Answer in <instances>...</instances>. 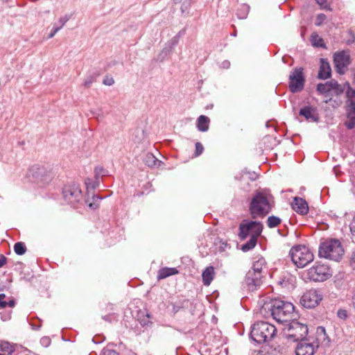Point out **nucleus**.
Masks as SVG:
<instances>
[{
	"label": "nucleus",
	"instance_id": "1",
	"mask_svg": "<svg viewBox=\"0 0 355 355\" xmlns=\"http://www.w3.org/2000/svg\"><path fill=\"white\" fill-rule=\"evenodd\" d=\"M294 310L295 306L291 302L279 299H271L263 303L261 313L264 315L270 314L277 322L286 324L295 316Z\"/></svg>",
	"mask_w": 355,
	"mask_h": 355
},
{
	"label": "nucleus",
	"instance_id": "2",
	"mask_svg": "<svg viewBox=\"0 0 355 355\" xmlns=\"http://www.w3.org/2000/svg\"><path fill=\"white\" fill-rule=\"evenodd\" d=\"M273 197L268 189L257 191L249 204V211L254 219L263 218L268 214L272 208Z\"/></svg>",
	"mask_w": 355,
	"mask_h": 355
},
{
	"label": "nucleus",
	"instance_id": "3",
	"mask_svg": "<svg viewBox=\"0 0 355 355\" xmlns=\"http://www.w3.org/2000/svg\"><path fill=\"white\" fill-rule=\"evenodd\" d=\"M276 327L267 322L259 321L254 323L250 331L251 339L257 343H268L276 336Z\"/></svg>",
	"mask_w": 355,
	"mask_h": 355
},
{
	"label": "nucleus",
	"instance_id": "4",
	"mask_svg": "<svg viewBox=\"0 0 355 355\" xmlns=\"http://www.w3.org/2000/svg\"><path fill=\"white\" fill-rule=\"evenodd\" d=\"M308 332L307 325L297 321L294 317L286 323L283 336L287 340L295 343L304 340Z\"/></svg>",
	"mask_w": 355,
	"mask_h": 355
},
{
	"label": "nucleus",
	"instance_id": "5",
	"mask_svg": "<svg viewBox=\"0 0 355 355\" xmlns=\"http://www.w3.org/2000/svg\"><path fill=\"white\" fill-rule=\"evenodd\" d=\"M352 58L349 50H342L334 53V73L340 80H345L349 71Z\"/></svg>",
	"mask_w": 355,
	"mask_h": 355
},
{
	"label": "nucleus",
	"instance_id": "6",
	"mask_svg": "<svg viewBox=\"0 0 355 355\" xmlns=\"http://www.w3.org/2000/svg\"><path fill=\"white\" fill-rule=\"evenodd\" d=\"M293 263L298 268H304L313 261L314 256L310 249L306 245H296L289 252Z\"/></svg>",
	"mask_w": 355,
	"mask_h": 355
},
{
	"label": "nucleus",
	"instance_id": "7",
	"mask_svg": "<svg viewBox=\"0 0 355 355\" xmlns=\"http://www.w3.org/2000/svg\"><path fill=\"white\" fill-rule=\"evenodd\" d=\"M303 275L305 280L324 282L331 277V270L329 265L322 262H316Z\"/></svg>",
	"mask_w": 355,
	"mask_h": 355
},
{
	"label": "nucleus",
	"instance_id": "8",
	"mask_svg": "<svg viewBox=\"0 0 355 355\" xmlns=\"http://www.w3.org/2000/svg\"><path fill=\"white\" fill-rule=\"evenodd\" d=\"M263 230V225L259 221H247L239 225V236L241 240H245L248 236H259Z\"/></svg>",
	"mask_w": 355,
	"mask_h": 355
},
{
	"label": "nucleus",
	"instance_id": "9",
	"mask_svg": "<svg viewBox=\"0 0 355 355\" xmlns=\"http://www.w3.org/2000/svg\"><path fill=\"white\" fill-rule=\"evenodd\" d=\"M305 78L302 68H295L289 75L288 87L295 94L300 92L304 87Z\"/></svg>",
	"mask_w": 355,
	"mask_h": 355
},
{
	"label": "nucleus",
	"instance_id": "10",
	"mask_svg": "<svg viewBox=\"0 0 355 355\" xmlns=\"http://www.w3.org/2000/svg\"><path fill=\"white\" fill-rule=\"evenodd\" d=\"M62 196L64 200L72 205L78 202L83 197L82 191L76 183L65 185L62 189Z\"/></svg>",
	"mask_w": 355,
	"mask_h": 355
},
{
	"label": "nucleus",
	"instance_id": "11",
	"mask_svg": "<svg viewBox=\"0 0 355 355\" xmlns=\"http://www.w3.org/2000/svg\"><path fill=\"white\" fill-rule=\"evenodd\" d=\"M322 299L316 290L311 289L302 295L300 302L306 309H313L318 305Z\"/></svg>",
	"mask_w": 355,
	"mask_h": 355
},
{
	"label": "nucleus",
	"instance_id": "12",
	"mask_svg": "<svg viewBox=\"0 0 355 355\" xmlns=\"http://www.w3.org/2000/svg\"><path fill=\"white\" fill-rule=\"evenodd\" d=\"M262 275L253 271H248L245 275L244 284L250 291L257 290L262 284Z\"/></svg>",
	"mask_w": 355,
	"mask_h": 355
},
{
	"label": "nucleus",
	"instance_id": "13",
	"mask_svg": "<svg viewBox=\"0 0 355 355\" xmlns=\"http://www.w3.org/2000/svg\"><path fill=\"white\" fill-rule=\"evenodd\" d=\"M316 91L318 94L323 97V101L325 103H328L333 98V80H329L324 83H318Z\"/></svg>",
	"mask_w": 355,
	"mask_h": 355
},
{
	"label": "nucleus",
	"instance_id": "14",
	"mask_svg": "<svg viewBox=\"0 0 355 355\" xmlns=\"http://www.w3.org/2000/svg\"><path fill=\"white\" fill-rule=\"evenodd\" d=\"M318 255L320 258L331 260L333 259V239L329 238L321 241Z\"/></svg>",
	"mask_w": 355,
	"mask_h": 355
},
{
	"label": "nucleus",
	"instance_id": "15",
	"mask_svg": "<svg viewBox=\"0 0 355 355\" xmlns=\"http://www.w3.org/2000/svg\"><path fill=\"white\" fill-rule=\"evenodd\" d=\"M299 114L309 122H318L319 119L317 108L311 105H306L301 107Z\"/></svg>",
	"mask_w": 355,
	"mask_h": 355
},
{
	"label": "nucleus",
	"instance_id": "16",
	"mask_svg": "<svg viewBox=\"0 0 355 355\" xmlns=\"http://www.w3.org/2000/svg\"><path fill=\"white\" fill-rule=\"evenodd\" d=\"M29 175L38 181L44 182L49 179L46 168L42 166H33L28 171Z\"/></svg>",
	"mask_w": 355,
	"mask_h": 355
},
{
	"label": "nucleus",
	"instance_id": "17",
	"mask_svg": "<svg viewBox=\"0 0 355 355\" xmlns=\"http://www.w3.org/2000/svg\"><path fill=\"white\" fill-rule=\"evenodd\" d=\"M315 348L312 343L303 340L300 341L295 348L296 355H313Z\"/></svg>",
	"mask_w": 355,
	"mask_h": 355
},
{
	"label": "nucleus",
	"instance_id": "18",
	"mask_svg": "<svg viewBox=\"0 0 355 355\" xmlns=\"http://www.w3.org/2000/svg\"><path fill=\"white\" fill-rule=\"evenodd\" d=\"M292 208L297 213L305 215L309 211L308 204L305 200L300 197H295L292 202Z\"/></svg>",
	"mask_w": 355,
	"mask_h": 355
},
{
	"label": "nucleus",
	"instance_id": "19",
	"mask_svg": "<svg viewBox=\"0 0 355 355\" xmlns=\"http://www.w3.org/2000/svg\"><path fill=\"white\" fill-rule=\"evenodd\" d=\"M331 69L329 63L324 58L320 59V66L318 74L319 79L325 80L331 76Z\"/></svg>",
	"mask_w": 355,
	"mask_h": 355
},
{
	"label": "nucleus",
	"instance_id": "20",
	"mask_svg": "<svg viewBox=\"0 0 355 355\" xmlns=\"http://www.w3.org/2000/svg\"><path fill=\"white\" fill-rule=\"evenodd\" d=\"M316 340L323 347L329 346L331 340L324 327L320 326L317 328Z\"/></svg>",
	"mask_w": 355,
	"mask_h": 355
},
{
	"label": "nucleus",
	"instance_id": "21",
	"mask_svg": "<svg viewBox=\"0 0 355 355\" xmlns=\"http://www.w3.org/2000/svg\"><path fill=\"white\" fill-rule=\"evenodd\" d=\"M345 246L343 243L334 239V261H340L345 255Z\"/></svg>",
	"mask_w": 355,
	"mask_h": 355
},
{
	"label": "nucleus",
	"instance_id": "22",
	"mask_svg": "<svg viewBox=\"0 0 355 355\" xmlns=\"http://www.w3.org/2000/svg\"><path fill=\"white\" fill-rule=\"evenodd\" d=\"M214 268L211 266L207 267L202 273V283L205 286H209L214 277Z\"/></svg>",
	"mask_w": 355,
	"mask_h": 355
},
{
	"label": "nucleus",
	"instance_id": "23",
	"mask_svg": "<svg viewBox=\"0 0 355 355\" xmlns=\"http://www.w3.org/2000/svg\"><path fill=\"white\" fill-rule=\"evenodd\" d=\"M209 119L205 116L200 115L197 119V128L200 132H206L209 129Z\"/></svg>",
	"mask_w": 355,
	"mask_h": 355
},
{
	"label": "nucleus",
	"instance_id": "24",
	"mask_svg": "<svg viewBox=\"0 0 355 355\" xmlns=\"http://www.w3.org/2000/svg\"><path fill=\"white\" fill-rule=\"evenodd\" d=\"M178 272L175 268H164L159 270L157 277L158 279H165L171 275H175Z\"/></svg>",
	"mask_w": 355,
	"mask_h": 355
},
{
	"label": "nucleus",
	"instance_id": "25",
	"mask_svg": "<svg viewBox=\"0 0 355 355\" xmlns=\"http://www.w3.org/2000/svg\"><path fill=\"white\" fill-rule=\"evenodd\" d=\"M346 96L349 103L348 110L355 111V90L349 87V89L346 91Z\"/></svg>",
	"mask_w": 355,
	"mask_h": 355
},
{
	"label": "nucleus",
	"instance_id": "26",
	"mask_svg": "<svg viewBox=\"0 0 355 355\" xmlns=\"http://www.w3.org/2000/svg\"><path fill=\"white\" fill-rule=\"evenodd\" d=\"M13 352V347L9 343L0 341V355H12Z\"/></svg>",
	"mask_w": 355,
	"mask_h": 355
},
{
	"label": "nucleus",
	"instance_id": "27",
	"mask_svg": "<svg viewBox=\"0 0 355 355\" xmlns=\"http://www.w3.org/2000/svg\"><path fill=\"white\" fill-rule=\"evenodd\" d=\"M266 265V261L263 257L259 258L256 261L253 262L252 270L249 271H253L255 273L261 275L263 266Z\"/></svg>",
	"mask_w": 355,
	"mask_h": 355
},
{
	"label": "nucleus",
	"instance_id": "28",
	"mask_svg": "<svg viewBox=\"0 0 355 355\" xmlns=\"http://www.w3.org/2000/svg\"><path fill=\"white\" fill-rule=\"evenodd\" d=\"M258 238L259 236H251L248 242L241 245V250L243 252H248L253 249L257 243Z\"/></svg>",
	"mask_w": 355,
	"mask_h": 355
},
{
	"label": "nucleus",
	"instance_id": "29",
	"mask_svg": "<svg viewBox=\"0 0 355 355\" xmlns=\"http://www.w3.org/2000/svg\"><path fill=\"white\" fill-rule=\"evenodd\" d=\"M144 162L145 164L149 167H153L157 164V163H160V161H159L152 153H147L144 158Z\"/></svg>",
	"mask_w": 355,
	"mask_h": 355
},
{
	"label": "nucleus",
	"instance_id": "30",
	"mask_svg": "<svg viewBox=\"0 0 355 355\" xmlns=\"http://www.w3.org/2000/svg\"><path fill=\"white\" fill-rule=\"evenodd\" d=\"M345 125L349 130L355 127V111L348 110L347 120Z\"/></svg>",
	"mask_w": 355,
	"mask_h": 355
},
{
	"label": "nucleus",
	"instance_id": "31",
	"mask_svg": "<svg viewBox=\"0 0 355 355\" xmlns=\"http://www.w3.org/2000/svg\"><path fill=\"white\" fill-rule=\"evenodd\" d=\"M282 222V219L275 216H270L267 220L266 224L269 228H274L277 227Z\"/></svg>",
	"mask_w": 355,
	"mask_h": 355
},
{
	"label": "nucleus",
	"instance_id": "32",
	"mask_svg": "<svg viewBox=\"0 0 355 355\" xmlns=\"http://www.w3.org/2000/svg\"><path fill=\"white\" fill-rule=\"evenodd\" d=\"M350 87L349 82L346 81L344 84H338L337 81H334V94H341L345 89L346 91Z\"/></svg>",
	"mask_w": 355,
	"mask_h": 355
},
{
	"label": "nucleus",
	"instance_id": "33",
	"mask_svg": "<svg viewBox=\"0 0 355 355\" xmlns=\"http://www.w3.org/2000/svg\"><path fill=\"white\" fill-rule=\"evenodd\" d=\"M249 6L245 4L241 5L240 7L237 10V17L239 19H245L249 12Z\"/></svg>",
	"mask_w": 355,
	"mask_h": 355
},
{
	"label": "nucleus",
	"instance_id": "34",
	"mask_svg": "<svg viewBox=\"0 0 355 355\" xmlns=\"http://www.w3.org/2000/svg\"><path fill=\"white\" fill-rule=\"evenodd\" d=\"M6 295L3 293L0 294V309H4L7 306L10 307H14L15 301L14 299L10 300L8 302L5 301Z\"/></svg>",
	"mask_w": 355,
	"mask_h": 355
},
{
	"label": "nucleus",
	"instance_id": "35",
	"mask_svg": "<svg viewBox=\"0 0 355 355\" xmlns=\"http://www.w3.org/2000/svg\"><path fill=\"white\" fill-rule=\"evenodd\" d=\"M343 40L345 44L350 45L355 42V36L351 30H348L343 34Z\"/></svg>",
	"mask_w": 355,
	"mask_h": 355
},
{
	"label": "nucleus",
	"instance_id": "36",
	"mask_svg": "<svg viewBox=\"0 0 355 355\" xmlns=\"http://www.w3.org/2000/svg\"><path fill=\"white\" fill-rule=\"evenodd\" d=\"M14 251L18 255H23L26 252V247L22 242H17L14 245Z\"/></svg>",
	"mask_w": 355,
	"mask_h": 355
},
{
	"label": "nucleus",
	"instance_id": "37",
	"mask_svg": "<svg viewBox=\"0 0 355 355\" xmlns=\"http://www.w3.org/2000/svg\"><path fill=\"white\" fill-rule=\"evenodd\" d=\"M312 45L316 47H322L324 46L323 40L317 35L311 36Z\"/></svg>",
	"mask_w": 355,
	"mask_h": 355
},
{
	"label": "nucleus",
	"instance_id": "38",
	"mask_svg": "<svg viewBox=\"0 0 355 355\" xmlns=\"http://www.w3.org/2000/svg\"><path fill=\"white\" fill-rule=\"evenodd\" d=\"M95 178L99 180L101 176H105L107 174V171L101 166H96L94 169Z\"/></svg>",
	"mask_w": 355,
	"mask_h": 355
},
{
	"label": "nucleus",
	"instance_id": "39",
	"mask_svg": "<svg viewBox=\"0 0 355 355\" xmlns=\"http://www.w3.org/2000/svg\"><path fill=\"white\" fill-rule=\"evenodd\" d=\"M85 184H86L87 189H94L95 188H96L98 186L99 180L96 179V180L94 182H93L92 180V179L87 178L85 180Z\"/></svg>",
	"mask_w": 355,
	"mask_h": 355
},
{
	"label": "nucleus",
	"instance_id": "40",
	"mask_svg": "<svg viewBox=\"0 0 355 355\" xmlns=\"http://www.w3.org/2000/svg\"><path fill=\"white\" fill-rule=\"evenodd\" d=\"M184 303V302L179 301L177 303L173 304H172V306H173L172 311L174 313L178 312L181 309L183 308Z\"/></svg>",
	"mask_w": 355,
	"mask_h": 355
},
{
	"label": "nucleus",
	"instance_id": "41",
	"mask_svg": "<svg viewBox=\"0 0 355 355\" xmlns=\"http://www.w3.org/2000/svg\"><path fill=\"white\" fill-rule=\"evenodd\" d=\"M149 318H150L149 315L148 313H146V317H144V318H141V317H139L138 318V320L139 321L140 324L144 327V326H148V324L150 323Z\"/></svg>",
	"mask_w": 355,
	"mask_h": 355
},
{
	"label": "nucleus",
	"instance_id": "42",
	"mask_svg": "<svg viewBox=\"0 0 355 355\" xmlns=\"http://www.w3.org/2000/svg\"><path fill=\"white\" fill-rule=\"evenodd\" d=\"M326 19V15L323 13L318 15L316 19H315V25L316 26H320L324 21Z\"/></svg>",
	"mask_w": 355,
	"mask_h": 355
},
{
	"label": "nucleus",
	"instance_id": "43",
	"mask_svg": "<svg viewBox=\"0 0 355 355\" xmlns=\"http://www.w3.org/2000/svg\"><path fill=\"white\" fill-rule=\"evenodd\" d=\"M101 355H119V354L114 349L105 348L102 350Z\"/></svg>",
	"mask_w": 355,
	"mask_h": 355
},
{
	"label": "nucleus",
	"instance_id": "44",
	"mask_svg": "<svg viewBox=\"0 0 355 355\" xmlns=\"http://www.w3.org/2000/svg\"><path fill=\"white\" fill-rule=\"evenodd\" d=\"M203 150H204L203 146L200 142H197L196 144V151H195L196 156L198 157V156L200 155L202 153Z\"/></svg>",
	"mask_w": 355,
	"mask_h": 355
},
{
	"label": "nucleus",
	"instance_id": "45",
	"mask_svg": "<svg viewBox=\"0 0 355 355\" xmlns=\"http://www.w3.org/2000/svg\"><path fill=\"white\" fill-rule=\"evenodd\" d=\"M69 19V17L67 15L60 17L58 21L59 25H57V26L60 27V29H61L65 25V24L68 21Z\"/></svg>",
	"mask_w": 355,
	"mask_h": 355
},
{
	"label": "nucleus",
	"instance_id": "46",
	"mask_svg": "<svg viewBox=\"0 0 355 355\" xmlns=\"http://www.w3.org/2000/svg\"><path fill=\"white\" fill-rule=\"evenodd\" d=\"M317 3H318L322 9H328L331 10L330 6L327 4V0H315Z\"/></svg>",
	"mask_w": 355,
	"mask_h": 355
},
{
	"label": "nucleus",
	"instance_id": "47",
	"mask_svg": "<svg viewBox=\"0 0 355 355\" xmlns=\"http://www.w3.org/2000/svg\"><path fill=\"white\" fill-rule=\"evenodd\" d=\"M40 343L42 346L46 347L51 344V339L48 336H44L40 339Z\"/></svg>",
	"mask_w": 355,
	"mask_h": 355
},
{
	"label": "nucleus",
	"instance_id": "48",
	"mask_svg": "<svg viewBox=\"0 0 355 355\" xmlns=\"http://www.w3.org/2000/svg\"><path fill=\"white\" fill-rule=\"evenodd\" d=\"M94 82V78L92 76H89L85 78L83 84L85 87H89Z\"/></svg>",
	"mask_w": 355,
	"mask_h": 355
},
{
	"label": "nucleus",
	"instance_id": "49",
	"mask_svg": "<svg viewBox=\"0 0 355 355\" xmlns=\"http://www.w3.org/2000/svg\"><path fill=\"white\" fill-rule=\"evenodd\" d=\"M60 30V27H58L56 24H55L49 33L48 38H52L54 35Z\"/></svg>",
	"mask_w": 355,
	"mask_h": 355
},
{
	"label": "nucleus",
	"instance_id": "50",
	"mask_svg": "<svg viewBox=\"0 0 355 355\" xmlns=\"http://www.w3.org/2000/svg\"><path fill=\"white\" fill-rule=\"evenodd\" d=\"M337 315L339 318L345 320L347 317V313L345 310L340 309L338 311Z\"/></svg>",
	"mask_w": 355,
	"mask_h": 355
},
{
	"label": "nucleus",
	"instance_id": "51",
	"mask_svg": "<svg viewBox=\"0 0 355 355\" xmlns=\"http://www.w3.org/2000/svg\"><path fill=\"white\" fill-rule=\"evenodd\" d=\"M251 355H274L272 353L265 352L263 350H255L252 352Z\"/></svg>",
	"mask_w": 355,
	"mask_h": 355
},
{
	"label": "nucleus",
	"instance_id": "52",
	"mask_svg": "<svg viewBox=\"0 0 355 355\" xmlns=\"http://www.w3.org/2000/svg\"><path fill=\"white\" fill-rule=\"evenodd\" d=\"M103 83L107 86H111L114 83V80L112 78L106 77L103 81Z\"/></svg>",
	"mask_w": 355,
	"mask_h": 355
},
{
	"label": "nucleus",
	"instance_id": "53",
	"mask_svg": "<svg viewBox=\"0 0 355 355\" xmlns=\"http://www.w3.org/2000/svg\"><path fill=\"white\" fill-rule=\"evenodd\" d=\"M6 261H7V258L4 255L1 254L0 255V268L3 267L6 263Z\"/></svg>",
	"mask_w": 355,
	"mask_h": 355
},
{
	"label": "nucleus",
	"instance_id": "54",
	"mask_svg": "<svg viewBox=\"0 0 355 355\" xmlns=\"http://www.w3.org/2000/svg\"><path fill=\"white\" fill-rule=\"evenodd\" d=\"M91 113L96 118H98V116H101L102 114V112H101V110H91Z\"/></svg>",
	"mask_w": 355,
	"mask_h": 355
},
{
	"label": "nucleus",
	"instance_id": "55",
	"mask_svg": "<svg viewBox=\"0 0 355 355\" xmlns=\"http://www.w3.org/2000/svg\"><path fill=\"white\" fill-rule=\"evenodd\" d=\"M221 67L223 68V69H228L230 66V62L228 61V60H224L222 63H221Z\"/></svg>",
	"mask_w": 355,
	"mask_h": 355
},
{
	"label": "nucleus",
	"instance_id": "56",
	"mask_svg": "<svg viewBox=\"0 0 355 355\" xmlns=\"http://www.w3.org/2000/svg\"><path fill=\"white\" fill-rule=\"evenodd\" d=\"M350 232L352 235L355 236V223L352 222L349 226Z\"/></svg>",
	"mask_w": 355,
	"mask_h": 355
},
{
	"label": "nucleus",
	"instance_id": "57",
	"mask_svg": "<svg viewBox=\"0 0 355 355\" xmlns=\"http://www.w3.org/2000/svg\"><path fill=\"white\" fill-rule=\"evenodd\" d=\"M88 206L92 209H95L98 207V205L94 201L93 202H89L88 204Z\"/></svg>",
	"mask_w": 355,
	"mask_h": 355
},
{
	"label": "nucleus",
	"instance_id": "58",
	"mask_svg": "<svg viewBox=\"0 0 355 355\" xmlns=\"http://www.w3.org/2000/svg\"><path fill=\"white\" fill-rule=\"evenodd\" d=\"M31 328L33 329V330H39L41 327V324H34L33 323H31Z\"/></svg>",
	"mask_w": 355,
	"mask_h": 355
},
{
	"label": "nucleus",
	"instance_id": "59",
	"mask_svg": "<svg viewBox=\"0 0 355 355\" xmlns=\"http://www.w3.org/2000/svg\"><path fill=\"white\" fill-rule=\"evenodd\" d=\"M10 318V313L7 314L5 316H3V315L1 316V319L3 321H6V320H9Z\"/></svg>",
	"mask_w": 355,
	"mask_h": 355
},
{
	"label": "nucleus",
	"instance_id": "60",
	"mask_svg": "<svg viewBox=\"0 0 355 355\" xmlns=\"http://www.w3.org/2000/svg\"><path fill=\"white\" fill-rule=\"evenodd\" d=\"M101 199H103V198L100 197L99 196L94 195L93 196L94 201H96V200H101Z\"/></svg>",
	"mask_w": 355,
	"mask_h": 355
},
{
	"label": "nucleus",
	"instance_id": "61",
	"mask_svg": "<svg viewBox=\"0 0 355 355\" xmlns=\"http://www.w3.org/2000/svg\"><path fill=\"white\" fill-rule=\"evenodd\" d=\"M168 49H164L162 51V53L160 54V55H159V56H161L162 54H164V55H167V53H168Z\"/></svg>",
	"mask_w": 355,
	"mask_h": 355
},
{
	"label": "nucleus",
	"instance_id": "62",
	"mask_svg": "<svg viewBox=\"0 0 355 355\" xmlns=\"http://www.w3.org/2000/svg\"><path fill=\"white\" fill-rule=\"evenodd\" d=\"M326 191H328V189H323L322 190V193H324Z\"/></svg>",
	"mask_w": 355,
	"mask_h": 355
},
{
	"label": "nucleus",
	"instance_id": "63",
	"mask_svg": "<svg viewBox=\"0 0 355 355\" xmlns=\"http://www.w3.org/2000/svg\"><path fill=\"white\" fill-rule=\"evenodd\" d=\"M10 0H2L3 2L8 3Z\"/></svg>",
	"mask_w": 355,
	"mask_h": 355
},
{
	"label": "nucleus",
	"instance_id": "64",
	"mask_svg": "<svg viewBox=\"0 0 355 355\" xmlns=\"http://www.w3.org/2000/svg\"><path fill=\"white\" fill-rule=\"evenodd\" d=\"M353 259L355 260V251H354V255H353Z\"/></svg>",
	"mask_w": 355,
	"mask_h": 355
}]
</instances>
